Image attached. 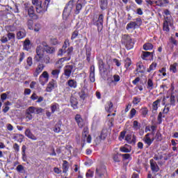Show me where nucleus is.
I'll use <instances>...</instances> for the list:
<instances>
[{
	"mask_svg": "<svg viewBox=\"0 0 178 178\" xmlns=\"http://www.w3.org/2000/svg\"><path fill=\"white\" fill-rule=\"evenodd\" d=\"M121 42L124 44L127 49H131L134 45V43L131 41V38L127 34L122 35Z\"/></svg>",
	"mask_w": 178,
	"mask_h": 178,
	"instance_id": "1",
	"label": "nucleus"
},
{
	"mask_svg": "<svg viewBox=\"0 0 178 178\" xmlns=\"http://www.w3.org/2000/svg\"><path fill=\"white\" fill-rule=\"evenodd\" d=\"M44 50L42 46L38 45L35 49V56L34 57L35 62H41L44 58Z\"/></svg>",
	"mask_w": 178,
	"mask_h": 178,
	"instance_id": "2",
	"label": "nucleus"
},
{
	"mask_svg": "<svg viewBox=\"0 0 178 178\" xmlns=\"http://www.w3.org/2000/svg\"><path fill=\"white\" fill-rule=\"evenodd\" d=\"M72 10H73V1H70L65 8H64L63 13V19H67L69 16H70V13H72Z\"/></svg>",
	"mask_w": 178,
	"mask_h": 178,
	"instance_id": "3",
	"label": "nucleus"
},
{
	"mask_svg": "<svg viewBox=\"0 0 178 178\" xmlns=\"http://www.w3.org/2000/svg\"><path fill=\"white\" fill-rule=\"evenodd\" d=\"M74 70H76V66L73 65H65L63 74L67 79H69L72 76V73H74Z\"/></svg>",
	"mask_w": 178,
	"mask_h": 178,
	"instance_id": "4",
	"label": "nucleus"
},
{
	"mask_svg": "<svg viewBox=\"0 0 178 178\" xmlns=\"http://www.w3.org/2000/svg\"><path fill=\"white\" fill-rule=\"evenodd\" d=\"M48 80H49V74H48V72L44 71L40 75L39 81L42 86H45L46 83H48Z\"/></svg>",
	"mask_w": 178,
	"mask_h": 178,
	"instance_id": "5",
	"label": "nucleus"
},
{
	"mask_svg": "<svg viewBox=\"0 0 178 178\" xmlns=\"http://www.w3.org/2000/svg\"><path fill=\"white\" fill-rule=\"evenodd\" d=\"M96 26L97 27V31L100 33V31H102V29H104V15L102 14H100L99 15L98 19L96 22Z\"/></svg>",
	"mask_w": 178,
	"mask_h": 178,
	"instance_id": "6",
	"label": "nucleus"
},
{
	"mask_svg": "<svg viewBox=\"0 0 178 178\" xmlns=\"http://www.w3.org/2000/svg\"><path fill=\"white\" fill-rule=\"evenodd\" d=\"M25 10H28V15L31 17V19H33L34 20H37V19H38V15H35L34 13V7L33 6L29 7L26 6Z\"/></svg>",
	"mask_w": 178,
	"mask_h": 178,
	"instance_id": "7",
	"label": "nucleus"
},
{
	"mask_svg": "<svg viewBox=\"0 0 178 178\" xmlns=\"http://www.w3.org/2000/svg\"><path fill=\"white\" fill-rule=\"evenodd\" d=\"M86 138L87 143L90 144L91 143L92 138H91V135H88V127H84L82 132V140H83V141H86Z\"/></svg>",
	"mask_w": 178,
	"mask_h": 178,
	"instance_id": "8",
	"label": "nucleus"
},
{
	"mask_svg": "<svg viewBox=\"0 0 178 178\" xmlns=\"http://www.w3.org/2000/svg\"><path fill=\"white\" fill-rule=\"evenodd\" d=\"M126 141L128 144H131L132 145H136V143H137V136L136 135L127 134L125 137Z\"/></svg>",
	"mask_w": 178,
	"mask_h": 178,
	"instance_id": "9",
	"label": "nucleus"
},
{
	"mask_svg": "<svg viewBox=\"0 0 178 178\" xmlns=\"http://www.w3.org/2000/svg\"><path fill=\"white\" fill-rule=\"evenodd\" d=\"M150 168L153 173H158L159 172V166L158 164L154 161V159H150Z\"/></svg>",
	"mask_w": 178,
	"mask_h": 178,
	"instance_id": "10",
	"label": "nucleus"
},
{
	"mask_svg": "<svg viewBox=\"0 0 178 178\" xmlns=\"http://www.w3.org/2000/svg\"><path fill=\"white\" fill-rule=\"evenodd\" d=\"M67 44L69 45V40L66 39L62 48L58 50V56H62L63 54H66L67 52L66 49L67 48Z\"/></svg>",
	"mask_w": 178,
	"mask_h": 178,
	"instance_id": "11",
	"label": "nucleus"
},
{
	"mask_svg": "<svg viewBox=\"0 0 178 178\" xmlns=\"http://www.w3.org/2000/svg\"><path fill=\"white\" fill-rule=\"evenodd\" d=\"M105 173H106V169L104 167L97 168L96 169V175L98 178H103Z\"/></svg>",
	"mask_w": 178,
	"mask_h": 178,
	"instance_id": "12",
	"label": "nucleus"
},
{
	"mask_svg": "<svg viewBox=\"0 0 178 178\" xmlns=\"http://www.w3.org/2000/svg\"><path fill=\"white\" fill-rule=\"evenodd\" d=\"M44 67H45V65L43 63H39L35 72L33 73L34 77H37V76H38V74H40V73L44 70Z\"/></svg>",
	"mask_w": 178,
	"mask_h": 178,
	"instance_id": "13",
	"label": "nucleus"
},
{
	"mask_svg": "<svg viewBox=\"0 0 178 178\" xmlns=\"http://www.w3.org/2000/svg\"><path fill=\"white\" fill-rule=\"evenodd\" d=\"M23 49L25 51H30L31 49V41H30V39L26 38L23 43Z\"/></svg>",
	"mask_w": 178,
	"mask_h": 178,
	"instance_id": "14",
	"label": "nucleus"
},
{
	"mask_svg": "<svg viewBox=\"0 0 178 178\" xmlns=\"http://www.w3.org/2000/svg\"><path fill=\"white\" fill-rule=\"evenodd\" d=\"M56 87V81L52 79L48 84L46 90L47 92H51Z\"/></svg>",
	"mask_w": 178,
	"mask_h": 178,
	"instance_id": "15",
	"label": "nucleus"
},
{
	"mask_svg": "<svg viewBox=\"0 0 178 178\" xmlns=\"http://www.w3.org/2000/svg\"><path fill=\"white\" fill-rule=\"evenodd\" d=\"M136 72L138 73H145V67L143 65L142 62H138L136 64Z\"/></svg>",
	"mask_w": 178,
	"mask_h": 178,
	"instance_id": "16",
	"label": "nucleus"
},
{
	"mask_svg": "<svg viewBox=\"0 0 178 178\" xmlns=\"http://www.w3.org/2000/svg\"><path fill=\"white\" fill-rule=\"evenodd\" d=\"M75 120L79 126V127H83L84 126V121L83 120V118H81V115L79 114H76L75 115Z\"/></svg>",
	"mask_w": 178,
	"mask_h": 178,
	"instance_id": "17",
	"label": "nucleus"
},
{
	"mask_svg": "<svg viewBox=\"0 0 178 178\" xmlns=\"http://www.w3.org/2000/svg\"><path fill=\"white\" fill-rule=\"evenodd\" d=\"M90 80L91 83H94L95 81V67H94V65L90 67Z\"/></svg>",
	"mask_w": 178,
	"mask_h": 178,
	"instance_id": "18",
	"label": "nucleus"
},
{
	"mask_svg": "<svg viewBox=\"0 0 178 178\" xmlns=\"http://www.w3.org/2000/svg\"><path fill=\"white\" fill-rule=\"evenodd\" d=\"M33 113H33V110H31V107H29L26 110L25 115H26V119H28V120H33Z\"/></svg>",
	"mask_w": 178,
	"mask_h": 178,
	"instance_id": "19",
	"label": "nucleus"
},
{
	"mask_svg": "<svg viewBox=\"0 0 178 178\" xmlns=\"http://www.w3.org/2000/svg\"><path fill=\"white\" fill-rule=\"evenodd\" d=\"M25 136H26V137H28V138H30L31 140H33L34 141H35V140H37V137H35V136H34V134H33V133H31V131L30 130V129H26Z\"/></svg>",
	"mask_w": 178,
	"mask_h": 178,
	"instance_id": "20",
	"label": "nucleus"
},
{
	"mask_svg": "<svg viewBox=\"0 0 178 178\" xmlns=\"http://www.w3.org/2000/svg\"><path fill=\"white\" fill-rule=\"evenodd\" d=\"M66 84L68 87H70V88H77V81L74 79H69Z\"/></svg>",
	"mask_w": 178,
	"mask_h": 178,
	"instance_id": "21",
	"label": "nucleus"
},
{
	"mask_svg": "<svg viewBox=\"0 0 178 178\" xmlns=\"http://www.w3.org/2000/svg\"><path fill=\"white\" fill-rule=\"evenodd\" d=\"M71 58V56L61 58L56 62V65H60V66H59V67L60 68L63 66V63L64 62H67L68 60H70Z\"/></svg>",
	"mask_w": 178,
	"mask_h": 178,
	"instance_id": "22",
	"label": "nucleus"
},
{
	"mask_svg": "<svg viewBox=\"0 0 178 178\" xmlns=\"http://www.w3.org/2000/svg\"><path fill=\"white\" fill-rule=\"evenodd\" d=\"M99 3L102 10H105L108 8V0H99Z\"/></svg>",
	"mask_w": 178,
	"mask_h": 178,
	"instance_id": "23",
	"label": "nucleus"
},
{
	"mask_svg": "<svg viewBox=\"0 0 178 178\" xmlns=\"http://www.w3.org/2000/svg\"><path fill=\"white\" fill-rule=\"evenodd\" d=\"M26 30L22 29L21 31H19L17 33V40H22V38H24L26 37Z\"/></svg>",
	"mask_w": 178,
	"mask_h": 178,
	"instance_id": "24",
	"label": "nucleus"
},
{
	"mask_svg": "<svg viewBox=\"0 0 178 178\" xmlns=\"http://www.w3.org/2000/svg\"><path fill=\"white\" fill-rule=\"evenodd\" d=\"M138 26V24L136 22H131L130 23L127 24L126 26L127 30H130L133 29L135 30V29Z\"/></svg>",
	"mask_w": 178,
	"mask_h": 178,
	"instance_id": "25",
	"label": "nucleus"
},
{
	"mask_svg": "<svg viewBox=\"0 0 178 178\" xmlns=\"http://www.w3.org/2000/svg\"><path fill=\"white\" fill-rule=\"evenodd\" d=\"M32 111H33V113H36V115H40V113H42L44 112V109L40 107H34V106H30Z\"/></svg>",
	"mask_w": 178,
	"mask_h": 178,
	"instance_id": "26",
	"label": "nucleus"
},
{
	"mask_svg": "<svg viewBox=\"0 0 178 178\" xmlns=\"http://www.w3.org/2000/svg\"><path fill=\"white\" fill-rule=\"evenodd\" d=\"M70 103L74 109H77V105L79 104V102L77 101V99L74 97H72L70 99Z\"/></svg>",
	"mask_w": 178,
	"mask_h": 178,
	"instance_id": "27",
	"label": "nucleus"
},
{
	"mask_svg": "<svg viewBox=\"0 0 178 178\" xmlns=\"http://www.w3.org/2000/svg\"><path fill=\"white\" fill-rule=\"evenodd\" d=\"M161 99H158L157 100L153 102L152 112H154V111H158V106H159V104H161Z\"/></svg>",
	"mask_w": 178,
	"mask_h": 178,
	"instance_id": "28",
	"label": "nucleus"
},
{
	"mask_svg": "<svg viewBox=\"0 0 178 178\" xmlns=\"http://www.w3.org/2000/svg\"><path fill=\"white\" fill-rule=\"evenodd\" d=\"M23 138H24V136L22 134H15L13 136V139L18 141V143H22L23 141Z\"/></svg>",
	"mask_w": 178,
	"mask_h": 178,
	"instance_id": "29",
	"label": "nucleus"
},
{
	"mask_svg": "<svg viewBox=\"0 0 178 178\" xmlns=\"http://www.w3.org/2000/svg\"><path fill=\"white\" fill-rule=\"evenodd\" d=\"M113 108V103L112 102H107V104L105 106V109L106 112H112V108Z\"/></svg>",
	"mask_w": 178,
	"mask_h": 178,
	"instance_id": "30",
	"label": "nucleus"
},
{
	"mask_svg": "<svg viewBox=\"0 0 178 178\" xmlns=\"http://www.w3.org/2000/svg\"><path fill=\"white\" fill-rule=\"evenodd\" d=\"M40 62L43 64L48 65V63H51V58L48 55L44 56Z\"/></svg>",
	"mask_w": 178,
	"mask_h": 178,
	"instance_id": "31",
	"label": "nucleus"
},
{
	"mask_svg": "<svg viewBox=\"0 0 178 178\" xmlns=\"http://www.w3.org/2000/svg\"><path fill=\"white\" fill-rule=\"evenodd\" d=\"M50 108H51V113H55V112H56V111L59 109V104L57 103H54L51 105Z\"/></svg>",
	"mask_w": 178,
	"mask_h": 178,
	"instance_id": "32",
	"label": "nucleus"
},
{
	"mask_svg": "<svg viewBox=\"0 0 178 178\" xmlns=\"http://www.w3.org/2000/svg\"><path fill=\"white\" fill-rule=\"evenodd\" d=\"M150 55H152V52L149 51H142L141 58L143 59V60H147L148 56H150Z\"/></svg>",
	"mask_w": 178,
	"mask_h": 178,
	"instance_id": "33",
	"label": "nucleus"
},
{
	"mask_svg": "<svg viewBox=\"0 0 178 178\" xmlns=\"http://www.w3.org/2000/svg\"><path fill=\"white\" fill-rule=\"evenodd\" d=\"M35 9H36L37 13L44 14V13H45V12H47V9L45 10V9L42 8V6H41V4L36 6Z\"/></svg>",
	"mask_w": 178,
	"mask_h": 178,
	"instance_id": "34",
	"label": "nucleus"
},
{
	"mask_svg": "<svg viewBox=\"0 0 178 178\" xmlns=\"http://www.w3.org/2000/svg\"><path fill=\"white\" fill-rule=\"evenodd\" d=\"M154 48V45H152V44L151 43H145L143 45V49L145 51H151V49H152Z\"/></svg>",
	"mask_w": 178,
	"mask_h": 178,
	"instance_id": "35",
	"label": "nucleus"
},
{
	"mask_svg": "<svg viewBox=\"0 0 178 178\" xmlns=\"http://www.w3.org/2000/svg\"><path fill=\"white\" fill-rule=\"evenodd\" d=\"M67 170H69V165H67V161H63V173H67Z\"/></svg>",
	"mask_w": 178,
	"mask_h": 178,
	"instance_id": "36",
	"label": "nucleus"
},
{
	"mask_svg": "<svg viewBox=\"0 0 178 178\" xmlns=\"http://www.w3.org/2000/svg\"><path fill=\"white\" fill-rule=\"evenodd\" d=\"M130 66H131V59H130V58H127L124 60V67H126V69H129Z\"/></svg>",
	"mask_w": 178,
	"mask_h": 178,
	"instance_id": "37",
	"label": "nucleus"
},
{
	"mask_svg": "<svg viewBox=\"0 0 178 178\" xmlns=\"http://www.w3.org/2000/svg\"><path fill=\"white\" fill-rule=\"evenodd\" d=\"M154 140H155V138H144L143 140L145 143V144H147L149 147V145H151L152 144V143L154 142Z\"/></svg>",
	"mask_w": 178,
	"mask_h": 178,
	"instance_id": "38",
	"label": "nucleus"
},
{
	"mask_svg": "<svg viewBox=\"0 0 178 178\" xmlns=\"http://www.w3.org/2000/svg\"><path fill=\"white\" fill-rule=\"evenodd\" d=\"M43 51H44V52H47V54H54V53H55V48L48 46Z\"/></svg>",
	"mask_w": 178,
	"mask_h": 178,
	"instance_id": "39",
	"label": "nucleus"
},
{
	"mask_svg": "<svg viewBox=\"0 0 178 178\" xmlns=\"http://www.w3.org/2000/svg\"><path fill=\"white\" fill-rule=\"evenodd\" d=\"M156 63H152L150 65L149 67L147 69V72L151 73L152 70H155L156 69Z\"/></svg>",
	"mask_w": 178,
	"mask_h": 178,
	"instance_id": "40",
	"label": "nucleus"
},
{
	"mask_svg": "<svg viewBox=\"0 0 178 178\" xmlns=\"http://www.w3.org/2000/svg\"><path fill=\"white\" fill-rule=\"evenodd\" d=\"M147 88L148 90H154V82L152 81V79H148Z\"/></svg>",
	"mask_w": 178,
	"mask_h": 178,
	"instance_id": "41",
	"label": "nucleus"
},
{
	"mask_svg": "<svg viewBox=\"0 0 178 178\" xmlns=\"http://www.w3.org/2000/svg\"><path fill=\"white\" fill-rule=\"evenodd\" d=\"M170 70L172 72V73H176L177 72V63H175L174 64L170 66Z\"/></svg>",
	"mask_w": 178,
	"mask_h": 178,
	"instance_id": "42",
	"label": "nucleus"
},
{
	"mask_svg": "<svg viewBox=\"0 0 178 178\" xmlns=\"http://www.w3.org/2000/svg\"><path fill=\"white\" fill-rule=\"evenodd\" d=\"M141 127V124L140 123H138V121L135 120L134 121V125H133V129H134V130H140Z\"/></svg>",
	"mask_w": 178,
	"mask_h": 178,
	"instance_id": "43",
	"label": "nucleus"
},
{
	"mask_svg": "<svg viewBox=\"0 0 178 178\" xmlns=\"http://www.w3.org/2000/svg\"><path fill=\"white\" fill-rule=\"evenodd\" d=\"M83 8V6L81 5V3H77L76 6V9H75V15H79V13H80V10Z\"/></svg>",
	"mask_w": 178,
	"mask_h": 178,
	"instance_id": "44",
	"label": "nucleus"
},
{
	"mask_svg": "<svg viewBox=\"0 0 178 178\" xmlns=\"http://www.w3.org/2000/svg\"><path fill=\"white\" fill-rule=\"evenodd\" d=\"M140 113H141V115H143V116H144V118H145V116L148 115V108L147 107L142 108L140 110Z\"/></svg>",
	"mask_w": 178,
	"mask_h": 178,
	"instance_id": "45",
	"label": "nucleus"
},
{
	"mask_svg": "<svg viewBox=\"0 0 178 178\" xmlns=\"http://www.w3.org/2000/svg\"><path fill=\"white\" fill-rule=\"evenodd\" d=\"M6 30L8 33H12L13 31H15L16 29L12 25H8L6 26Z\"/></svg>",
	"mask_w": 178,
	"mask_h": 178,
	"instance_id": "46",
	"label": "nucleus"
},
{
	"mask_svg": "<svg viewBox=\"0 0 178 178\" xmlns=\"http://www.w3.org/2000/svg\"><path fill=\"white\" fill-rule=\"evenodd\" d=\"M34 24V22L33 19H29L26 22V26L29 30H33V26Z\"/></svg>",
	"mask_w": 178,
	"mask_h": 178,
	"instance_id": "47",
	"label": "nucleus"
},
{
	"mask_svg": "<svg viewBox=\"0 0 178 178\" xmlns=\"http://www.w3.org/2000/svg\"><path fill=\"white\" fill-rule=\"evenodd\" d=\"M175 97L173 94H172L170 95V105H172V106H175V105H176V99H175Z\"/></svg>",
	"mask_w": 178,
	"mask_h": 178,
	"instance_id": "48",
	"label": "nucleus"
},
{
	"mask_svg": "<svg viewBox=\"0 0 178 178\" xmlns=\"http://www.w3.org/2000/svg\"><path fill=\"white\" fill-rule=\"evenodd\" d=\"M86 60L88 62H90L91 60V49L88 48L86 49Z\"/></svg>",
	"mask_w": 178,
	"mask_h": 178,
	"instance_id": "49",
	"label": "nucleus"
},
{
	"mask_svg": "<svg viewBox=\"0 0 178 178\" xmlns=\"http://www.w3.org/2000/svg\"><path fill=\"white\" fill-rule=\"evenodd\" d=\"M59 73H60V70H54L51 72V74L55 79L59 77Z\"/></svg>",
	"mask_w": 178,
	"mask_h": 178,
	"instance_id": "50",
	"label": "nucleus"
},
{
	"mask_svg": "<svg viewBox=\"0 0 178 178\" xmlns=\"http://www.w3.org/2000/svg\"><path fill=\"white\" fill-rule=\"evenodd\" d=\"M155 139L156 140V141H162V134H161V132H156Z\"/></svg>",
	"mask_w": 178,
	"mask_h": 178,
	"instance_id": "51",
	"label": "nucleus"
},
{
	"mask_svg": "<svg viewBox=\"0 0 178 178\" xmlns=\"http://www.w3.org/2000/svg\"><path fill=\"white\" fill-rule=\"evenodd\" d=\"M163 29L164 31H169V24L168 23V21H164Z\"/></svg>",
	"mask_w": 178,
	"mask_h": 178,
	"instance_id": "52",
	"label": "nucleus"
},
{
	"mask_svg": "<svg viewBox=\"0 0 178 178\" xmlns=\"http://www.w3.org/2000/svg\"><path fill=\"white\" fill-rule=\"evenodd\" d=\"M113 80L112 81V83H118L120 81V76L118 74H115L113 76Z\"/></svg>",
	"mask_w": 178,
	"mask_h": 178,
	"instance_id": "53",
	"label": "nucleus"
},
{
	"mask_svg": "<svg viewBox=\"0 0 178 178\" xmlns=\"http://www.w3.org/2000/svg\"><path fill=\"white\" fill-rule=\"evenodd\" d=\"M16 170L19 172V173H23V170H24V167L22 165H18L16 168Z\"/></svg>",
	"mask_w": 178,
	"mask_h": 178,
	"instance_id": "54",
	"label": "nucleus"
},
{
	"mask_svg": "<svg viewBox=\"0 0 178 178\" xmlns=\"http://www.w3.org/2000/svg\"><path fill=\"white\" fill-rule=\"evenodd\" d=\"M79 95L80 98H81V99H85L86 97H87L86 92H84V90H83L79 93Z\"/></svg>",
	"mask_w": 178,
	"mask_h": 178,
	"instance_id": "55",
	"label": "nucleus"
},
{
	"mask_svg": "<svg viewBox=\"0 0 178 178\" xmlns=\"http://www.w3.org/2000/svg\"><path fill=\"white\" fill-rule=\"evenodd\" d=\"M136 113H137V111L135 108H132L130 111V119H133L136 116Z\"/></svg>",
	"mask_w": 178,
	"mask_h": 178,
	"instance_id": "56",
	"label": "nucleus"
},
{
	"mask_svg": "<svg viewBox=\"0 0 178 178\" xmlns=\"http://www.w3.org/2000/svg\"><path fill=\"white\" fill-rule=\"evenodd\" d=\"M141 99L138 98V97H134V100L132 102V104H134V105H137L139 104V102H140Z\"/></svg>",
	"mask_w": 178,
	"mask_h": 178,
	"instance_id": "57",
	"label": "nucleus"
},
{
	"mask_svg": "<svg viewBox=\"0 0 178 178\" xmlns=\"http://www.w3.org/2000/svg\"><path fill=\"white\" fill-rule=\"evenodd\" d=\"M120 155L123 158L124 160L130 159V158H131V156H130V154H120Z\"/></svg>",
	"mask_w": 178,
	"mask_h": 178,
	"instance_id": "58",
	"label": "nucleus"
},
{
	"mask_svg": "<svg viewBox=\"0 0 178 178\" xmlns=\"http://www.w3.org/2000/svg\"><path fill=\"white\" fill-rule=\"evenodd\" d=\"M78 35H79V31H74L72 33V37H71V40L76 39Z\"/></svg>",
	"mask_w": 178,
	"mask_h": 178,
	"instance_id": "59",
	"label": "nucleus"
},
{
	"mask_svg": "<svg viewBox=\"0 0 178 178\" xmlns=\"http://www.w3.org/2000/svg\"><path fill=\"white\" fill-rule=\"evenodd\" d=\"M113 159L114 162H120V159L119 158V155L118 154H113Z\"/></svg>",
	"mask_w": 178,
	"mask_h": 178,
	"instance_id": "60",
	"label": "nucleus"
},
{
	"mask_svg": "<svg viewBox=\"0 0 178 178\" xmlns=\"http://www.w3.org/2000/svg\"><path fill=\"white\" fill-rule=\"evenodd\" d=\"M125 136H126V131H122V132H120L119 140H123Z\"/></svg>",
	"mask_w": 178,
	"mask_h": 178,
	"instance_id": "61",
	"label": "nucleus"
},
{
	"mask_svg": "<svg viewBox=\"0 0 178 178\" xmlns=\"http://www.w3.org/2000/svg\"><path fill=\"white\" fill-rule=\"evenodd\" d=\"M7 37H8V40H12V39L15 38V35L13 33L8 32Z\"/></svg>",
	"mask_w": 178,
	"mask_h": 178,
	"instance_id": "62",
	"label": "nucleus"
},
{
	"mask_svg": "<svg viewBox=\"0 0 178 178\" xmlns=\"http://www.w3.org/2000/svg\"><path fill=\"white\" fill-rule=\"evenodd\" d=\"M86 177L89 178V177H92V176H94V172L91 171V170H88L86 173Z\"/></svg>",
	"mask_w": 178,
	"mask_h": 178,
	"instance_id": "63",
	"label": "nucleus"
},
{
	"mask_svg": "<svg viewBox=\"0 0 178 178\" xmlns=\"http://www.w3.org/2000/svg\"><path fill=\"white\" fill-rule=\"evenodd\" d=\"M73 52V47H71L67 49V56H70L72 55V53Z\"/></svg>",
	"mask_w": 178,
	"mask_h": 178,
	"instance_id": "64",
	"label": "nucleus"
}]
</instances>
